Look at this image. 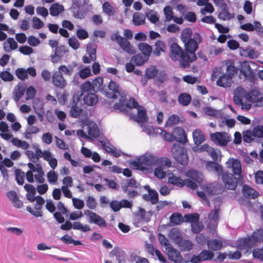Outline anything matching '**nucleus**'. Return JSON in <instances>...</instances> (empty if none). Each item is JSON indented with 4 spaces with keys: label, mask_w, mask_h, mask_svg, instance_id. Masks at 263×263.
<instances>
[{
    "label": "nucleus",
    "mask_w": 263,
    "mask_h": 263,
    "mask_svg": "<svg viewBox=\"0 0 263 263\" xmlns=\"http://www.w3.org/2000/svg\"><path fill=\"white\" fill-rule=\"evenodd\" d=\"M91 83L92 85V90L95 92H98L102 89V86L103 84V79L102 77L97 78Z\"/></svg>",
    "instance_id": "44"
},
{
    "label": "nucleus",
    "mask_w": 263,
    "mask_h": 263,
    "mask_svg": "<svg viewBox=\"0 0 263 263\" xmlns=\"http://www.w3.org/2000/svg\"><path fill=\"white\" fill-rule=\"evenodd\" d=\"M210 138L214 143L219 146H226L231 140V137L226 132H216L210 134Z\"/></svg>",
    "instance_id": "7"
},
{
    "label": "nucleus",
    "mask_w": 263,
    "mask_h": 263,
    "mask_svg": "<svg viewBox=\"0 0 263 263\" xmlns=\"http://www.w3.org/2000/svg\"><path fill=\"white\" fill-rule=\"evenodd\" d=\"M72 102L70 103L69 107H70L69 110V116L72 118H78L82 114L83 110L77 106V102L75 101V96H73L72 98Z\"/></svg>",
    "instance_id": "13"
},
{
    "label": "nucleus",
    "mask_w": 263,
    "mask_h": 263,
    "mask_svg": "<svg viewBox=\"0 0 263 263\" xmlns=\"http://www.w3.org/2000/svg\"><path fill=\"white\" fill-rule=\"evenodd\" d=\"M232 79L231 76H229L227 74H223L218 79L216 84L218 86L222 87H231Z\"/></svg>",
    "instance_id": "21"
},
{
    "label": "nucleus",
    "mask_w": 263,
    "mask_h": 263,
    "mask_svg": "<svg viewBox=\"0 0 263 263\" xmlns=\"http://www.w3.org/2000/svg\"><path fill=\"white\" fill-rule=\"evenodd\" d=\"M170 57L173 61H180V64L183 68L190 66L192 60L190 59L189 53L183 51L182 49L175 43H173L170 46Z\"/></svg>",
    "instance_id": "1"
},
{
    "label": "nucleus",
    "mask_w": 263,
    "mask_h": 263,
    "mask_svg": "<svg viewBox=\"0 0 263 263\" xmlns=\"http://www.w3.org/2000/svg\"><path fill=\"white\" fill-rule=\"evenodd\" d=\"M155 161V158L152 155L145 154L129 162V164L130 167L134 169L143 171L147 170L144 165L151 166Z\"/></svg>",
    "instance_id": "4"
},
{
    "label": "nucleus",
    "mask_w": 263,
    "mask_h": 263,
    "mask_svg": "<svg viewBox=\"0 0 263 263\" xmlns=\"http://www.w3.org/2000/svg\"><path fill=\"white\" fill-rule=\"evenodd\" d=\"M174 136L175 138V141L182 144H185L187 142L186 134L183 128L181 127H176L173 130Z\"/></svg>",
    "instance_id": "11"
},
{
    "label": "nucleus",
    "mask_w": 263,
    "mask_h": 263,
    "mask_svg": "<svg viewBox=\"0 0 263 263\" xmlns=\"http://www.w3.org/2000/svg\"><path fill=\"white\" fill-rule=\"evenodd\" d=\"M64 10V7L58 3L52 4L50 8V13L52 16H55L58 15L61 12Z\"/></svg>",
    "instance_id": "39"
},
{
    "label": "nucleus",
    "mask_w": 263,
    "mask_h": 263,
    "mask_svg": "<svg viewBox=\"0 0 263 263\" xmlns=\"http://www.w3.org/2000/svg\"><path fill=\"white\" fill-rule=\"evenodd\" d=\"M252 132L254 137L261 138L263 137V126L257 125Z\"/></svg>",
    "instance_id": "61"
},
{
    "label": "nucleus",
    "mask_w": 263,
    "mask_h": 263,
    "mask_svg": "<svg viewBox=\"0 0 263 263\" xmlns=\"http://www.w3.org/2000/svg\"><path fill=\"white\" fill-rule=\"evenodd\" d=\"M68 50L67 47L65 45H60L54 49V54L59 57L62 58L65 53L68 52Z\"/></svg>",
    "instance_id": "53"
},
{
    "label": "nucleus",
    "mask_w": 263,
    "mask_h": 263,
    "mask_svg": "<svg viewBox=\"0 0 263 263\" xmlns=\"http://www.w3.org/2000/svg\"><path fill=\"white\" fill-rule=\"evenodd\" d=\"M126 106V109L129 108L131 109L132 108H138L139 107H141V106H139L138 103L136 101V100L134 98H130L126 103L125 104Z\"/></svg>",
    "instance_id": "62"
},
{
    "label": "nucleus",
    "mask_w": 263,
    "mask_h": 263,
    "mask_svg": "<svg viewBox=\"0 0 263 263\" xmlns=\"http://www.w3.org/2000/svg\"><path fill=\"white\" fill-rule=\"evenodd\" d=\"M43 208L42 205L37 204L35 203L34 205V209L35 210H33L30 206H28L26 207V210L29 212L31 215L35 217H42L43 212L42 211V208Z\"/></svg>",
    "instance_id": "33"
},
{
    "label": "nucleus",
    "mask_w": 263,
    "mask_h": 263,
    "mask_svg": "<svg viewBox=\"0 0 263 263\" xmlns=\"http://www.w3.org/2000/svg\"><path fill=\"white\" fill-rule=\"evenodd\" d=\"M167 80V77L164 71L160 70L158 71V74L156 76V81L161 84L166 81Z\"/></svg>",
    "instance_id": "58"
},
{
    "label": "nucleus",
    "mask_w": 263,
    "mask_h": 263,
    "mask_svg": "<svg viewBox=\"0 0 263 263\" xmlns=\"http://www.w3.org/2000/svg\"><path fill=\"white\" fill-rule=\"evenodd\" d=\"M86 204L87 206L91 210H94L96 209L97 206V202L95 199V198L93 197L92 196H89L86 201Z\"/></svg>",
    "instance_id": "60"
},
{
    "label": "nucleus",
    "mask_w": 263,
    "mask_h": 263,
    "mask_svg": "<svg viewBox=\"0 0 263 263\" xmlns=\"http://www.w3.org/2000/svg\"><path fill=\"white\" fill-rule=\"evenodd\" d=\"M15 75L21 80H25L28 78L27 71L24 68H17L15 70Z\"/></svg>",
    "instance_id": "55"
},
{
    "label": "nucleus",
    "mask_w": 263,
    "mask_h": 263,
    "mask_svg": "<svg viewBox=\"0 0 263 263\" xmlns=\"http://www.w3.org/2000/svg\"><path fill=\"white\" fill-rule=\"evenodd\" d=\"M208 248L212 251L220 250L223 247V242L219 239H212L207 241Z\"/></svg>",
    "instance_id": "23"
},
{
    "label": "nucleus",
    "mask_w": 263,
    "mask_h": 263,
    "mask_svg": "<svg viewBox=\"0 0 263 263\" xmlns=\"http://www.w3.org/2000/svg\"><path fill=\"white\" fill-rule=\"evenodd\" d=\"M142 199L145 201L151 202L152 204H155L159 201L158 194L156 190H154L150 193L143 194Z\"/></svg>",
    "instance_id": "24"
},
{
    "label": "nucleus",
    "mask_w": 263,
    "mask_h": 263,
    "mask_svg": "<svg viewBox=\"0 0 263 263\" xmlns=\"http://www.w3.org/2000/svg\"><path fill=\"white\" fill-rule=\"evenodd\" d=\"M238 69L234 65V63L232 62H229L227 63V71L226 74L229 76H231L232 78L235 74L237 73Z\"/></svg>",
    "instance_id": "46"
},
{
    "label": "nucleus",
    "mask_w": 263,
    "mask_h": 263,
    "mask_svg": "<svg viewBox=\"0 0 263 263\" xmlns=\"http://www.w3.org/2000/svg\"><path fill=\"white\" fill-rule=\"evenodd\" d=\"M68 43L73 50H77L80 47V42L77 38L72 36L68 40Z\"/></svg>",
    "instance_id": "54"
},
{
    "label": "nucleus",
    "mask_w": 263,
    "mask_h": 263,
    "mask_svg": "<svg viewBox=\"0 0 263 263\" xmlns=\"http://www.w3.org/2000/svg\"><path fill=\"white\" fill-rule=\"evenodd\" d=\"M172 157L179 164L183 166L186 165L189 162L187 152L185 147L178 144H173L171 148Z\"/></svg>",
    "instance_id": "3"
},
{
    "label": "nucleus",
    "mask_w": 263,
    "mask_h": 263,
    "mask_svg": "<svg viewBox=\"0 0 263 263\" xmlns=\"http://www.w3.org/2000/svg\"><path fill=\"white\" fill-rule=\"evenodd\" d=\"M192 101V97L189 93H181L178 97V102L183 106H187Z\"/></svg>",
    "instance_id": "34"
},
{
    "label": "nucleus",
    "mask_w": 263,
    "mask_h": 263,
    "mask_svg": "<svg viewBox=\"0 0 263 263\" xmlns=\"http://www.w3.org/2000/svg\"><path fill=\"white\" fill-rule=\"evenodd\" d=\"M145 16L141 13L136 12L133 17V22L135 26H140L145 23Z\"/></svg>",
    "instance_id": "42"
},
{
    "label": "nucleus",
    "mask_w": 263,
    "mask_h": 263,
    "mask_svg": "<svg viewBox=\"0 0 263 263\" xmlns=\"http://www.w3.org/2000/svg\"><path fill=\"white\" fill-rule=\"evenodd\" d=\"M228 167L232 168L233 173L235 175H240L241 173V164L238 159L229 160L227 162Z\"/></svg>",
    "instance_id": "18"
},
{
    "label": "nucleus",
    "mask_w": 263,
    "mask_h": 263,
    "mask_svg": "<svg viewBox=\"0 0 263 263\" xmlns=\"http://www.w3.org/2000/svg\"><path fill=\"white\" fill-rule=\"evenodd\" d=\"M242 135L244 142L250 143L254 140V137L251 130H247L243 132Z\"/></svg>",
    "instance_id": "51"
},
{
    "label": "nucleus",
    "mask_w": 263,
    "mask_h": 263,
    "mask_svg": "<svg viewBox=\"0 0 263 263\" xmlns=\"http://www.w3.org/2000/svg\"><path fill=\"white\" fill-rule=\"evenodd\" d=\"M137 116L135 117V121L138 123H143L148 120V117L146 110L141 106L137 108Z\"/></svg>",
    "instance_id": "28"
},
{
    "label": "nucleus",
    "mask_w": 263,
    "mask_h": 263,
    "mask_svg": "<svg viewBox=\"0 0 263 263\" xmlns=\"http://www.w3.org/2000/svg\"><path fill=\"white\" fill-rule=\"evenodd\" d=\"M169 237L176 244H178L183 239L182 234L176 228H172L169 233Z\"/></svg>",
    "instance_id": "26"
},
{
    "label": "nucleus",
    "mask_w": 263,
    "mask_h": 263,
    "mask_svg": "<svg viewBox=\"0 0 263 263\" xmlns=\"http://www.w3.org/2000/svg\"><path fill=\"white\" fill-rule=\"evenodd\" d=\"M166 252L170 259L175 263H181L183 262V258L178 250L172 246L166 248Z\"/></svg>",
    "instance_id": "9"
},
{
    "label": "nucleus",
    "mask_w": 263,
    "mask_h": 263,
    "mask_svg": "<svg viewBox=\"0 0 263 263\" xmlns=\"http://www.w3.org/2000/svg\"><path fill=\"white\" fill-rule=\"evenodd\" d=\"M88 128V139H92V138H96L99 136L100 132L99 128L96 124L92 126L89 125Z\"/></svg>",
    "instance_id": "38"
},
{
    "label": "nucleus",
    "mask_w": 263,
    "mask_h": 263,
    "mask_svg": "<svg viewBox=\"0 0 263 263\" xmlns=\"http://www.w3.org/2000/svg\"><path fill=\"white\" fill-rule=\"evenodd\" d=\"M193 138L195 144L197 146H199L205 140L203 133L199 129H195L193 132Z\"/></svg>",
    "instance_id": "27"
},
{
    "label": "nucleus",
    "mask_w": 263,
    "mask_h": 263,
    "mask_svg": "<svg viewBox=\"0 0 263 263\" xmlns=\"http://www.w3.org/2000/svg\"><path fill=\"white\" fill-rule=\"evenodd\" d=\"M52 83L57 87L64 88L67 85L66 81L60 72L55 71L52 76Z\"/></svg>",
    "instance_id": "12"
},
{
    "label": "nucleus",
    "mask_w": 263,
    "mask_h": 263,
    "mask_svg": "<svg viewBox=\"0 0 263 263\" xmlns=\"http://www.w3.org/2000/svg\"><path fill=\"white\" fill-rule=\"evenodd\" d=\"M155 48L153 51V54L156 57H159L161 54V51H164L166 45L163 42L158 40L155 43Z\"/></svg>",
    "instance_id": "40"
},
{
    "label": "nucleus",
    "mask_w": 263,
    "mask_h": 263,
    "mask_svg": "<svg viewBox=\"0 0 263 263\" xmlns=\"http://www.w3.org/2000/svg\"><path fill=\"white\" fill-rule=\"evenodd\" d=\"M112 41H116L122 49L127 53L133 54L135 53L133 46L126 39L118 35V32L114 33L110 36Z\"/></svg>",
    "instance_id": "5"
},
{
    "label": "nucleus",
    "mask_w": 263,
    "mask_h": 263,
    "mask_svg": "<svg viewBox=\"0 0 263 263\" xmlns=\"http://www.w3.org/2000/svg\"><path fill=\"white\" fill-rule=\"evenodd\" d=\"M219 208L215 207L214 209L210 212L209 214V218L211 222H214L217 224V221L219 219L218 212Z\"/></svg>",
    "instance_id": "52"
},
{
    "label": "nucleus",
    "mask_w": 263,
    "mask_h": 263,
    "mask_svg": "<svg viewBox=\"0 0 263 263\" xmlns=\"http://www.w3.org/2000/svg\"><path fill=\"white\" fill-rule=\"evenodd\" d=\"M202 261L210 260L213 259L214 253L207 250H203L199 254Z\"/></svg>",
    "instance_id": "45"
},
{
    "label": "nucleus",
    "mask_w": 263,
    "mask_h": 263,
    "mask_svg": "<svg viewBox=\"0 0 263 263\" xmlns=\"http://www.w3.org/2000/svg\"><path fill=\"white\" fill-rule=\"evenodd\" d=\"M242 192L243 196L248 199H255L259 196L258 192L247 184L242 186Z\"/></svg>",
    "instance_id": "17"
},
{
    "label": "nucleus",
    "mask_w": 263,
    "mask_h": 263,
    "mask_svg": "<svg viewBox=\"0 0 263 263\" xmlns=\"http://www.w3.org/2000/svg\"><path fill=\"white\" fill-rule=\"evenodd\" d=\"M102 8L104 12H105L108 15L112 16L115 14V11L114 8L108 2H106L103 4Z\"/></svg>",
    "instance_id": "48"
},
{
    "label": "nucleus",
    "mask_w": 263,
    "mask_h": 263,
    "mask_svg": "<svg viewBox=\"0 0 263 263\" xmlns=\"http://www.w3.org/2000/svg\"><path fill=\"white\" fill-rule=\"evenodd\" d=\"M110 255L115 256L118 263H122L125 261L126 254L121 249L115 247L110 252Z\"/></svg>",
    "instance_id": "19"
},
{
    "label": "nucleus",
    "mask_w": 263,
    "mask_h": 263,
    "mask_svg": "<svg viewBox=\"0 0 263 263\" xmlns=\"http://www.w3.org/2000/svg\"><path fill=\"white\" fill-rule=\"evenodd\" d=\"M221 176L226 187L229 190H235L237 185V179L234 175L227 172Z\"/></svg>",
    "instance_id": "8"
},
{
    "label": "nucleus",
    "mask_w": 263,
    "mask_h": 263,
    "mask_svg": "<svg viewBox=\"0 0 263 263\" xmlns=\"http://www.w3.org/2000/svg\"><path fill=\"white\" fill-rule=\"evenodd\" d=\"M108 89L112 92H105V96L108 98L116 99L118 95H120V86L119 84L114 81H110L108 85Z\"/></svg>",
    "instance_id": "10"
},
{
    "label": "nucleus",
    "mask_w": 263,
    "mask_h": 263,
    "mask_svg": "<svg viewBox=\"0 0 263 263\" xmlns=\"http://www.w3.org/2000/svg\"><path fill=\"white\" fill-rule=\"evenodd\" d=\"M202 42V37L198 33L193 34L192 39L184 43L186 53H189L190 59L192 62L197 59L195 51L198 48L199 44Z\"/></svg>",
    "instance_id": "2"
},
{
    "label": "nucleus",
    "mask_w": 263,
    "mask_h": 263,
    "mask_svg": "<svg viewBox=\"0 0 263 263\" xmlns=\"http://www.w3.org/2000/svg\"><path fill=\"white\" fill-rule=\"evenodd\" d=\"M179 117L176 115L170 116L165 124V126H172L179 122Z\"/></svg>",
    "instance_id": "50"
},
{
    "label": "nucleus",
    "mask_w": 263,
    "mask_h": 263,
    "mask_svg": "<svg viewBox=\"0 0 263 263\" xmlns=\"http://www.w3.org/2000/svg\"><path fill=\"white\" fill-rule=\"evenodd\" d=\"M168 182L169 183L176 185L178 187H181L184 185V181L180 177H177L174 174H172L171 176L168 177Z\"/></svg>",
    "instance_id": "37"
},
{
    "label": "nucleus",
    "mask_w": 263,
    "mask_h": 263,
    "mask_svg": "<svg viewBox=\"0 0 263 263\" xmlns=\"http://www.w3.org/2000/svg\"><path fill=\"white\" fill-rule=\"evenodd\" d=\"M158 72V69L156 66L151 65L146 69L144 76L148 79H152L156 77Z\"/></svg>",
    "instance_id": "32"
},
{
    "label": "nucleus",
    "mask_w": 263,
    "mask_h": 263,
    "mask_svg": "<svg viewBox=\"0 0 263 263\" xmlns=\"http://www.w3.org/2000/svg\"><path fill=\"white\" fill-rule=\"evenodd\" d=\"M177 245L181 251H190L193 248V244L191 241L183 239Z\"/></svg>",
    "instance_id": "35"
},
{
    "label": "nucleus",
    "mask_w": 263,
    "mask_h": 263,
    "mask_svg": "<svg viewBox=\"0 0 263 263\" xmlns=\"http://www.w3.org/2000/svg\"><path fill=\"white\" fill-rule=\"evenodd\" d=\"M184 218L187 222H192V223L197 222L199 219V215L198 213H194L191 214H185Z\"/></svg>",
    "instance_id": "57"
},
{
    "label": "nucleus",
    "mask_w": 263,
    "mask_h": 263,
    "mask_svg": "<svg viewBox=\"0 0 263 263\" xmlns=\"http://www.w3.org/2000/svg\"><path fill=\"white\" fill-rule=\"evenodd\" d=\"M36 90L33 86H29L26 90V99L27 100L33 99L36 95Z\"/></svg>",
    "instance_id": "63"
},
{
    "label": "nucleus",
    "mask_w": 263,
    "mask_h": 263,
    "mask_svg": "<svg viewBox=\"0 0 263 263\" xmlns=\"http://www.w3.org/2000/svg\"><path fill=\"white\" fill-rule=\"evenodd\" d=\"M215 161H208L206 164V168L210 171H214L219 176L224 173L222 167Z\"/></svg>",
    "instance_id": "20"
},
{
    "label": "nucleus",
    "mask_w": 263,
    "mask_h": 263,
    "mask_svg": "<svg viewBox=\"0 0 263 263\" xmlns=\"http://www.w3.org/2000/svg\"><path fill=\"white\" fill-rule=\"evenodd\" d=\"M26 87V84L23 82L19 83L15 87L13 91V98L15 102H18L23 96Z\"/></svg>",
    "instance_id": "14"
},
{
    "label": "nucleus",
    "mask_w": 263,
    "mask_h": 263,
    "mask_svg": "<svg viewBox=\"0 0 263 263\" xmlns=\"http://www.w3.org/2000/svg\"><path fill=\"white\" fill-rule=\"evenodd\" d=\"M203 228V224L201 222H199V220L192 223V231L195 234L200 233Z\"/></svg>",
    "instance_id": "56"
},
{
    "label": "nucleus",
    "mask_w": 263,
    "mask_h": 263,
    "mask_svg": "<svg viewBox=\"0 0 263 263\" xmlns=\"http://www.w3.org/2000/svg\"><path fill=\"white\" fill-rule=\"evenodd\" d=\"M192 34L193 33L191 29L186 28L183 29L181 34V40L182 42L184 43L186 41L192 39L193 37Z\"/></svg>",
    "instance_id": "43"
},
{
    "label": "nucleus",
    "mask_w": 263,
    "mask_h": 263,
    "mask_svg": "<svg viewBox=\"0 0 263 263\" xmlns=\"http://www.w3.org/2000/svg\"><path fill=\"white\" fill-rule=\"evenodd\" d=\"M164 168L161 166L156 167L154 170V174L156 177L159 179H163L166 176V173L163 171Z\"/></svg>",
    "instance_id": "64"
},
{
    "label": "nucleus",
    "mask_w": 263,
    "mask_h": 263,
    "mask_svg": "<svg viewBox=\"0 0 263 263\" xmlns=\"http://www.w3.org/2000/svg\"><path fill=\"white\" fill-rule=\"evenodd\" d=\"M84 213L87 216V221L89 223L95 224L101 228L107 227L105 220L96 213L87 210L84 211Z\"/></svg>",
    "instance_id": "6"
},
{
    "label": "nucleus",
    "mask_w": 263,
    "mask_h": 263,
    "mask_svg": "<svg viewBox=\"0 0 263 263\" xmlns=\"http://www.w3.org/2000/svg\"><path fill=\"white\" fill-rule=\"evenodd\" d=\"M221 11L218 15V17L222 20H229L234 17V14L229 12V8L225 3L220 5Z\"/></svg>",
    "instance_id": "16"
},
{
    "label": "nucleus",
    "mask_w": 263,
    "mask_h": 263,
    "mask_svg": "<svg viewBox=\"0 0 263 263\" xmlns=\"http://www.w3.org/2000/svg\"><path fill=\"white\" fill-rule=\"evenodd\" d=\"M97 45L95 43H89L87 45L86 51L89 55L92 61L96 60V52Z\"/></svg>",
    "instance_id": "36"
},
{
    "label": "nucleus",
    "mask_w": 263,
    "mask_h": 263,
    "mask_svg": "<svg viewBox=\"0 0 263 263\" xmlns=\"http://www.w3.org/2000/svg\"><path fill=\"white\" fill-rule=\"evenodd\" d=\"M14 173L17 183L19 185H23L24 182L25 173L20 169H16Z\"/></svg>",
    "instance_id": "49"
},
{
    "label": "nucleus",
    "mask_w": 263,
    "mask_h": 263,
    "mask_svg": "<svg viewBox=\"0 0 263 263\" xmlns=\"http://www.w3.org/2000/svg\"><path fill=\"white\" fill-rule=\"evenodd\" d=\"M138 49L142 52V54L149 58L153 51L152 47L146 43H140L138 45Z\"/></svg>",
    "instance_id": "30"
},
{
    "label": "nucleus",
    "mask_w": 263,
    "mask_h": 263,
    "mask_svg": "<svg viewBox=\"0 0 263 263\" xmlns=\"http://www.w3.org/2000/svg\"><path fill=\"white\" fill-rule=\"evenodd\" d=\"M185 175L187 177L192 179L198 183H200L202 182L203 176L201 173L197 170H188L186 172Z\"/></svg>",
    "instance_id": "22"
},
{
    "label": "nucleus",
    "mask_w": 263,
    "mask_h": 263,
    "mask_svg": "<svg viewBox=\"0 0 263 263\" xmlns=\"http://www.w3.org/2000/svg\"><path fill=\"white\" fill-rule=\"evenodd\" d=\"M252 238L254 242H263V229H260L254 232Z\"/></svg>",
    "instance_id": "47"
},
{
    "label": "nucleus",
    "mask_w": 263,
    "mask_h": 263,
    "mask_svg": "<svg viewBox=\"0 0 263 263\" xmlns=\"http://www.w3.org/2000/svg\"><path fill=\"white\" fill-rule=\"evenodd\" d=\"M126 183L122 182L121 184V189L123 192L127 191L128 187L133 188H138L140 185V183H138L136 180L134 178L126 179Z\"/></svg>",
    "instance_id": "31"
},
{
    "label": "nucleus",
    "mask_w": 263,
    "mask_h": 263,
    "mask_svg": "<svg viewBox=\"0 0 263 263\" xmlns=\"http://www.w3.org/2000/svg\"><path fill=\"white\" fill-rule=\"evenodd\" d=\"M99 99L98 96L95 93H88L83 99L84 102L85 104L89 106H93L98 102Z\"/></svg>",
    "instance_id": "29"
},
{
    "label": "nucleus",
    "mask_w": 263,
    "mask_h": 263,
    "mask_svg": "<svg viewBox=\"0 0 263 263\" xmlns=\"http://www.w3.org/2000/svg\"><path fill=\"white\" fill-rule=\"evenodd\" d=\"M183 221L182 215L178 213H174L170 217V226H175L180 224Z\"/></svg>",
    "instance_id": "41"
},
{
    "label": "nucleus",
    "mask_w": 263,
    "mask_h": 263,
    "mask_svg": "<svg viewBox=\"0 0 263 263\" xmlns=\"http://www.w3.org/2000/svg\"><path fill=\"white\" fill-rule=\"evenodd\" d=\"M247 99L252 103H256V106H259L260 100H261L262 94L260 93L259 90L254 89L249 92L246 96Z\"/></svg>",
    "instance_id": "15"
},
{
    "label": "nucleus",
    "mask_w": 263,
    "mask_h": 263,
    "mask_svg": "<svg viewBox=\"0 0 263 263\" xmlns=\"http://www.w3.org/2000/svg\"><path fill=\"white\" fill-rule=\"evenodd\" d=\"M149 60V58L141 53H138L133 56L130 59V62L133 63L136 66H141Z\"/></svg>",
    "instance_id": "25"
},
{
    "label": "nucleus",
    "mask_w": 263,
    "mask_h": 263,
    "mask_svg": "<svg viewBox=\"0 0 263 263\" xmlns=\"http://www.w3.org/2000/svg\"><path fill=\"white\" fill-rule=\"evenodd\" d=\"M81 78L85 79L91 75L90 69L89 67H85L79 72Z\"/></svg>",
    "instance_id": "59"
}]
</instances>
